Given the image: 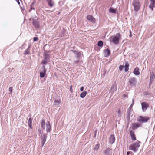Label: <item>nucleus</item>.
I'll use <instances>...</instances> for the list:
<instances>
[{
	"label": "nucleus",
	"instance_id": "1",
	"mask_svg": "<svg viewBox=\"0 0 155 155\" xmlns=\"http://www.w3.org/2000/svg\"><path fill=\"white\" fill-rule=\"evenodd\" d=\"M140 143V142L137 141V142H135L130 146L129 149L134 151V152H136L140 146L139 143Z\"/></svg>",
	"mask_w": 155,
	"mask_h": 155
},
{
	"label": "nucleus",
	"instance_id": "2",
	"mask_svg": "<svg viewBox=\"0 0 155 155\" xmlns=\"http://www.w3.org/2000/svg\"><path fill=\"white\" fill-rule=\"evenodd\" d=\"M44 59L41 62V64H46L50 61V54L48 53L47 51H45L43 54Z\"/></svg>",
	"mask_w": 155,
	"mask_h": 155
},
{
	"label": "nucleus",
	"instance_id": "3",
	"mask_svg": "<svg viewBox=\"0 0 155 155\" xmlns=\"http://www.w3.org/2000/svg\"><path fill=\"white\" fill-rule=\"evenodd\" d=\"M132 5L134 6V10L136 12L140 10L141 5L139 0H133Z\"/></svg>",
	"mask_w": 155,
	"mask_h": 155
},
{
	"label": "nucleus",
	"instance_id": "4",
	"mask_svg": "<svg viewBox=\"0 0 155 155\" xmlns=\"http://www.w3.org/2000/svg\"><path fill=\"white\" fill-rule=\"evenodd\" d=\"M120 38V34L119 33H118L116 34V36H114L113 38H112V37H110L109 39L111 41V40L112 38V41L114 44L116 45L119 43V40Z\"/></svg>",
	"mask_w": 155,
	"mask_h": 155
},
{
	"label": "nucleus",
	"instance_id": "5",
	"mask_svg": "<svg viewBox=\"0 0 155 155\" xmlns=\"http://www.w3.org/2000/svg\"><path fill=\"white\" fill-rule=\"evenodd\" d=\"M149 119V118L147 117H143L140 116L138 117L137 120L142 123H145L147 122Z\"/></svg>",
	"mask_w": 155,
	"mask_h": 155
},
{
	"label": "nucleus",
	"instance_id": "6",
	"mask_svg": "<svg viewBox=\"0 0 155 155\" xmlns=\"http://www.w3.org/2000/svg\"><path fill=\"white\" fill-rule=\"evenodd\" d=\"M128 82L129 83L130 86L131 87H133L136 86L137 81L135 78H129Z\"/></svg>",
	"mask_w": 155,
	"mask_h": 155
},
{
	"label": "nucleus",
	"instance_id": "7",
	"mask_svg": "<svg viewBox=\"0 0 155 155\" xmlns=\"http://www.w3.org/2000/svg\"><path fill=\"white\" fill-rule=\"evenodd\" d=\"M47 138L46 134H41V145L42 147L45 143Z\"/></svg>",
	"mask_w": 155,
	"mask_h": 155
},
{
	"label": "nucleus",
	"instance_id": "8",
	"mask_svg": "<svg viewBox=\"0 0 155 155\" xmlns=\"http://www.w3.org/2000/svg\"><path fill=\"white\" fill-rule=\"evenodd\" d=\"M36 18V19H33L32 24L35 28H38L40 27V24L39 22L36 20L38 18Z\"/></svg>",
	"mask_w": 155,
	"mask_h": 155
},
{
	"label": "nucleus",
	"instance_id": "9",
	"mask_svg": "<svg viewBox=\"0 0 155 155\" xmlns=\"http://www.w3.org/2000/svg\"><path fill=\"white\" fill-rule=\"evenodd\" d=\"M142 108L143 112L146 111L149 107L148 104L146 102H142L141 103Z\"/></svg>",
	"mask_w": 155,
	"mask_h": 155
},
{
	"label": "nucleus",
	"instance_id": "10",
	"mask_svg": "<svg viewBox=\"0 0 155 155\" xmlns=\"http://www.w3.org/2000/svg\"><path fill=\"white\" fill-rule=\"evenodd\" d=\"M87 19L88 21L91 23H95V18L91 15H87Z\"/></svg>",
	"mask_w": 155,
	"mask_h": 155
},
{
	"label": "nucleus",
	"instance_id": "11",
	"mask_svg": "<svg viewBox=\"0 0 155 155\" xmlns=\"http://www.w3.org/2000/svg\"><path fill=\"white\" fill-rule=\"evenodd\" d=\"M142 125L141 124H139L138 123H133L132 125V129L133 130H134L137 128L139 127H141Z\"/></svg>",
	"mask_w": 155,
	"mask_h": 155
},
{
	"label": "nucleus",
	"instance_id": "12",
	"mask_svg": "<svg viewBox=\"0 0 155 155\" xmlns=\"http://www.w3.org/2000/svg\"><path fill=\"white\" fill-rule=\"evenodd\" d=\"M46 131L47 132H50L51 131V128L50 122L48 121L46 123Z\"/></svg>",
	"mask_w": 155,
	"mask_h": 155
},
{
	"label": "nucleus",
	"instance_id": "13",
	"mask_svg": "<svg viewBox=\"0 0 155 155\" xmlns=\"http://www.w3.org/2000/svg\"><path fill=\"white\" fill-rule=\"evenodd\" d=\"M111 149L108 148L104 151V154L105 155H112Z\"/></svg>",
	"mask_w": 155,
	"mask_h": 155
},
{
	"label": "nucleus",
	"instance_id": "14",
	"mask_svg": "<svg viewBox=\"0 0 155 155\" xmlns=\"http://www.w3.org/2000/svg\"><path fill=\"white\" fill-rule=\"evenodd\" d=\"M115 141V138L114 136L113 135H111L110 138V143L111 144H112L114 143Z\"/></svg>",
	"mask_w": 155,
	"mask_h": 155
},
{
	"label": "nucleus",
	"instance_id": "15",
	"mask_svg": "<svg viewBox=\"0 0 155 155\" xmlns=\"http://www.w3.org/2000/svg\"><path fill=\"white\" fill-rule=\"evenodd\" d=\"M104 56L105 57H108L109 56L110 54V50L108 49L107 48L105 50H104Z\"/></svg>",
	"mask_w": 155,
	"mask_h": 155
},
{
	"label": "nucleus",
	"instance_id": "16",
	"mask_svg": "<svg viewBox=\"0 0 155 155\" xmlns=\"http://www.w3.org/2000/svg\"><path fill=\"white\" fill-rule=\"evenodd\" d=\"M130 133L131 139L134 140H136V139L134 133L132 130H131L130 131Z\"/></svg>",
	"mask_w": 155,
	"mask_h": 155
},
{
	"label": "nucleus",
	"instance_id": "17",
	"mask_svg": "<svg viewBox=\"0 0 155 155\" xmlns=\"http://www.w3.org/2000/svg\"><path fill=\"white\" fill-rule=\"evenodd\" d=\"M133 73L135 75H138L140 74L139 69L137 67H136L134 69Z\"/></svg>",
	"mask_w": 155,
	"mask_h": 155
},
{
	"label": "nucleus",
	"instance_id": "18",
	"mask_svg": "<svg viewBox=\"0 0 155 155\" xmlns=\"http://www.w3.org/2000/svg\"><path fill=\"white\" fill-rule=\"evenodd\" d=\"M125 64L124 66V67H125L124 70L126 72H127L128 70V69H129L128 67L129 66V64L128 62L127 61H126L125 62Z\"/></svg>",
	"mask_w": 155,
	"mask_h": 155
},
{
	"label": "nucleus",
	"instance_id": "19",
	"mask_svg": "<svg viewBox=\"0 0 155 155\" xmlns=\"http://www.w3.org/2000/svg\"><path fill=\"white\" fill-rule=\"evenodd\" d=\"M32 119L31 118H30L28 120V126L31 129H32Z\"/></svg>",
	"mask_w": 155,
	"mask_h": 155
},
{
	"label": "nucleus",
	"instance_id": "20",
	"mask_svg": "<svg viewBox=\"0 0 155 155\" xmlns=\"http://www.w3.org/2000/svg\"><path fill=\"white\" fill-rule=\"evenodd\" d=\"M155 3L151 2L149 6V8L152 11L153 10V9L155 7Z\"/></svg>",
	"mask_w": 155,
	"mask_h": 155
},
{
	"label": "nucleus",
	"instance_id": "21",
	"mask_svg": "<svg viewBox=\"0 0 155 155\" xmlns=\"http://www.w3.org/2000/svg\"><path fill=\"white\" fill-rule=\"evenodd\" d=\"M48 4L49 6L50 7H52L54 5V3L52 0L47 1Z\"/></svg>",
	"mask_w": 155,
	"mask_h": 155
},
{
	"label": "nucleus",
	"instance_id": "22",
	"mask_svg": "<svg viewBox=\"0 0 155 155\" xmlns=\"http://www.w3.org/2000/svg\"><path fill=\"white\" fill-rule=\"evenodd\" d=\"M45 122L44 119H42L41 120V127L43 129H45Z\"/></svg>",
	"mask_w": 155,
	"mask_h": 155
},
{
	"label": "nucleus",
	"instance_id": "23",
	"mask_svg": "<svg viewBox=\"0 0 155 155\" xmlns=\"http://www.w3.org/2000/svg\"><path fill=\"white\" fill-rule=\"evenodd\" d=\"M87 94V91H84L82 92L80 95V97L81 98H84Z\"/></svg>",
	"mask_w": 155,
	"mask_h": 155
},
{
	"label": "nucleus",
	"instance_id": "24",
	"mask_svg": "<svg viewBox=\"0 0 155 155\" xmlns=\"http://www.w3.org/2000/svg\"><path fill=\"white\" fill-rule=\"evenodd\" d=\"M46 71H45V72H40V77L41 78H42L45 77V74H46Z\"/></svg>",
	"mask_w": 155,
	"mask_h": 155
},
{
	"label": "nucleus",
	"instance_id": "25",
	"mask_svg": "<svg viewBox=\"0 0 155 155\" xmlns=\"http://www.w3.org/2000/svg\"><path fill=\"white\" fill-rule=\"evenodd\" d=\"M30 46L29 45L28 46L27 49H26V50L25 51V53L24 54L25 55H26L27 54H29V52L28 51L30 50Z\"/></svg>",
	"mask_w": 155,
	"mask_h": 155
},
{
	"label": "nucleus",
	"instance_id": "26",
	"mask_svg": "<svg viewBox=\"0 0 155 155\" xmlns=\"http://www.w3.org/2000/svg\"><path fill=\"white\" fill-rule=\"evenodd\" d=\"M75 56L77 59L79 58L81 56V53L80 52H78L75 53Z\"/></svg>",
	"mask_w": 155,
	"mask_h": 155
},
{
	"label": "nucleus",
	"instance_id": "27",
	"mask_svg": "<svg viewBox=\"0 0 155 155\" xmlns=\"http://www.w3.org/2000/svg\"><path fill=\"white\" fill-rule=\"evenodd\" d=\"M155 78V75L152 73V74H150V81H153V79Z\"/></svg>",
	"mask_w": 155,
	"mask_h": 155
},
{
	"label": "nucleus",
	"instance_id": "28",
	"mask_svg": "<svg viewBox=\"0 0 155 155\" xmlns=\"http://www.w3.org/2000/svg\"><path fill=\"white\" fill-rule=\"evenodd\" d=\"M116 87L114 84L113 85L111 88L110 91L111 92H114L116 90Z\"/></svg>",
	"mask_w": 155,
	"mask_h": 155
},
{
	"label": "nucleus",
	"instance_id": "29",
	"mask_svg": "<svg viewBox=\"0 0 155 155\" xmlns=\"http://www.w3.org/2000/svg\"><path fill=\"white\" fill-rule=\"evenodd\" d=\"M100 146V145L99 144H96L95 146V147L94 148V151L97 150L99 149Z\"/></svg>",
	"mask_w": 155,
	"mask_h": 155
},
{
	"label": "nucleus",
	"instance_id": "30",
	"mask_svg": "<svg viewBox=\"0 0 155 155\" xmlns=\"http://www.w3.org/2000/svg\"><path fill=\"white\" fill-rule=\"evenodd\" d=\"M61 101L60 100H55L54 101V105L56 106H58L60 103Z\"/></svg>",
	"mask_w": 155,
	"mask_h": 155
},
{
	"label": "nucleus",
	"instance_id": "31",
	"mask_svg": "<svg viewBox=\"0 0 155 155\" xmlns=\"http://www.w3.org/2000/svg\"><path fill=\"white\" fill-rule=\"evenodd\" d=\"M103 42L102 41L100 40L98 41L97 45L98 46L102 47L103 46Z\"/></svg>",
	"mask_w": 155,
	"mask_h": 155
},
{
	"label": "nucleus",
	"instance_id": "32",
	"mask_svg": "<svg viewBox=\"0 0 155 155\" xmlns=\"http://www.w3.org/2000/svg\"><path fill=\"white\" fill-rule=\"evenodd\" d=\"M82 61L81 60H78L77 61H75L74 62V64L78 65L79 64H80L82 62Z\"/></svg>",
	"mask_w": 155,
	"mask_h": 155
},
{
	"label": "nucleus",
	"instance_id": "33",
	"mask_svg": "<svg viewBox=\"0 0 155 155\" xmlns=\"http://www.w3.org/2000/svg\"><path fill=\"white\" fill-rule=\"evenodd\" d=\"M109 11L110 12L112 13H116V11L115 9L110 8L109 9Z\"/></svg>",
	"mask_w": 155,
	"mask_h": 155
},
{
	"label": "nucleus",
	"instance_id": "34",
	"mask_svg": "<svg viewBox=\"0 0 155 155\" xmlns=\"http://www.w3.org/2000/svg\"><path fill=\"white\" fill-rule=\"evenodd\" d=\"M124 68V66L120 65L119 67V69L120 71H121Z\"/></svg>",
	"mask_w": 155,
	"mask_h": 155
},
{
	"label": "nucleus",
	"instance_id": "35",
	"mask_svg": "<svg viewBox=\"0 0 155 155\" xmlns=\"http://www.w3.org/2000/svg\"><path fill=\"white\" fill-rule=\"evenodd\" d=\"M42 69L43 70V72H45V71H46V70L45 69V65H43L42 67Z\"/></svg>",
	"mask_w": 155,
	"mask_h": 155
},
{
	"label": "nucleus",
	"instance_id": "36",
	"mask_svg": "<svg viewBox=\"0 0 155 155\" xmlns=\"http://www.w3.org/2000/svg\"><path fill=\"white\" fill-rule=\"evenodd\" d=\"M131 111V110L130 109H129L127 111V113L128 114V116L130 117V113Z\"/></svg>",
	"mask_w": 155,
	"mask_h": 155
},
{
	"label": "nucleus",
	"instance_id": "37",
	"mask_svg": "<svg viewBox=\"0 0 155 155\" xmlns=\"http://www.w3.org/2000/svg\"><path fill=\"white\" fill-rule=\"evenodd\" d=\"M38 39V38L37 37H35L33 38V40L35 41H37Z\"/></svg>",
	"mask_w": 155,
	"mask_h": 155
},
{
	"label": "nucleus",
	"instance_id": "38",
	"mask_svg": "<svg viewBox=\"0 0 155 155\" xmlns=\"http://www.w3.org/2000/svg\"><path fill=\"white\" fill-rule=\"evenodd\" d=\"M12 87H10L9 88V91L10 92V93H12Z\"/></svg>",
	"mask_w": 155,
	"mask_h": 155
},
{
	"label": "nucleus",
	"instance_id": "39",
	"mask_svg": "<svg viewBox=\"0 0 155 155\" xmlns=\"http://www.w3.org/2000/svg\"><path fill=\"white\" fill-rule=\"evenodd\" d=\"M71 51H72L73 53H74L75 54L76 53H77V52H78V51L76 50H72Z\"/></svg>",
	"mask_w": 155,
	"mask_h": 155
},
{
	"label": "nucleus",
	"instance_id": "40",
	"mask_svg": "<svg viewBox=\"0 0 155 155\" xmlns=\"http://www.w3.org/2000/svg\"><path fill=\"white\" fill-rule=\"evenodd\" d=\"M72 86H71L70 87V91L71 93H72V92H73V90H72Z\"/></svg>",
	"mask_w": 155,
	"mask_h": 155
},
{
	"label": "nucleus",
	"instance_id": "41",
	"mask_svg": "<svg viewBox=\"0 0 155 155\" xmlns=\"http://www.w3.org/2000/svg\"><path fill=\"white\" fill-rule=\"evenodd\" d=\"M31 8L29 10V11H30L31 10H35V8L33 7V6H30Z\"/></svg>",
	"mask_w": 155,
	"mask_h": 155
},
{
	"label": "nucleus",
	"instance_id": "42",
	"mask_svg": "<svg viewBox=\"0 0 155 155\" xmlns=\"http://www.w3.org/2000/svg\"><path fill=\"white\" fill-rule=\"evenodd\" d=\"M153 81H150V82H149V87H150Z\"/></svg>",
	"mask_w": 155,
	"mask_h": 155
},
{
	"label": "nucleus",
	"instance_id": "43",
	"mask_svg": "<svg viewBox=\"0 0 155 155\" xmlns=\"http://www.w3.org/2000/svg\"><path fill=\"white\" fill-rule=\"evenodd\" d=\"M84 90V87H82L81 88H80V91H82Z\"/></svg>",
	"mask_w": 155,
	"mask_h": 155
},
{
	"label": "nucleus",
	"instance_id": "44",
	"mask_svg": "<svg viewBox=\"0 0 155 155\" xmlns=\"http://www.w3.org/2000/svg\"><path fill=\"white\" fill-rule=\"evenodd\" d=\"M133 105H132V104H131L130 105V107H129V109H130L131 110V109L132 108V106H133Z\"/></svg>",
	"mask_w": 155,
	"mask_h": 155
},
{
	"label": "nucleus",
	"instance_id": "45",
	"mask_svg": "<svg viewBox=\"0 0 155 155\" xmlns=\"http://www.w3.org/2000/svg\"><path fill=\"white\" fill-rule=\"evenodd\" d=\"M131 153L130 151H127V155H129Z\"/></svg>",
	"mask_w": 155,
	"mask_h": 155
},
{
	"label": "nucleus",
	"instance_id": "46",
	"mask_svg": "<svg viewBox=\"0 0 155 155\" xmlns=\"http://www.w3.org/2000/svg\"><path fill=\"white\" fill-rule=\"evenodd\" d=\"M34 4H35V2H32V3L31 4V5L30 6H33V5H34Z\"/></svg>",
	"mask_w": 155,
	"mask_h": 155
},
{
	"label": "nucleus",
	"instance_id": "47",
	"mask_svg": "<svg viewBox=\"0 0 155 155\" xmlns=\"http://www.w3.org/2000/svg\"><path fill=\"white\" fill-rule=\"evenodd\" d=\"M38 132L39 133V134H41V130L39 129L38 130Z\"/></svg>",
	"mask_w": 155,
	"mask_h": 155
},
{
	"label": "nucleus",
	"instance_id": "48",
	"mask_svg": "<svg viewBox=\"0 0 155 155\" xmlns=\"http://www.w3.org/2000/svg\"><path fill=\"white\" fill-rule=\"evenodd\" d=\"M150 2L155 3V0H150Z\"/></svg>",
	"mask_w": 155,
	"mask_h": 155
},
{
	"label": "nucleus",
	"instance_id": "49",
	"mask_svg": "<svg viewBox=\"0 0 155 155\" xmlns=\"http://www.w3.org/2000/svg\"><path fill=\"white\" fill-rule=\"evenodd\" d=\"M21 9L22 10H25V8H22L21 7Z\"/></svg>",
	"mask_w": 155,
	"mask_h": 155
},
{
	"label": "nucleus",
	"instance_id": "50",
	"mask_svg": "<svg viewBox=\"0 0 155 155\" xmlns=\"http://www.w3.org/2000/svg\"><path fill=\"white\" fill-rule=\"evenodd\" d=\"M134 102L133 99H132V105H134Z\"/></svg>",
	"mask_w": 155,
	"mask_h": 155
},
{
	"label": "nucleus",
	"instance_id": "51",
	"mask_svg": "<svg viewBox=\"0 0 155 155\" xmlns=\"http://www.w3.org/2000/svg\"><path fill=\"white\" fill-rule=\"evenodd\" d=\"M120 110H119L118 111V113L119 114V113H120Z\"/></svg>",
	"mask_w": 155,
	"mask_h": 155
},
{
	"label": "nucleus",
	"instance_id": "52",
	"mask_svg": "<svg viewBox=\"0 0 155 155\" xmlns=\"http://www.w3.org/2000/svg\"><path fill=\"white\" fill-rule=\"evenodd\" d=\"M130 37H131L132 36V34H131V32H130Z\"/></svg>",
	"mask_w": 155,
	"mask_h": 155
},
{
	"label": "nucleus",
	"instance_id": "53",
	"mask_svg": "<svg viewBox=\"0 0 155 155\" xmlns=\"http://www.w3.org/2000/svg\"><path fill=\"white\" fill-rule=\"evenodd\" d=\"M97 131V130H96L94 131L95 134H96Z\"/></svg>",
	"mask_w": 155,
	"mask_h": 155
},
{
	"label": "nucleus",
	"instance_id": "54",
	"mask_svg": "<svg viewBox=\"0 0 155 155\" xmlns=\"http://www.w3.org/2000/svg\"><path fill=\"white\" fill-rule=\"evenodd\" d=\"M96 136V134H95V135H94V137H95Z\"/></svg>",
	"mask_w": 155,
	"mask_h": 155
},
{
	"label": "nucleus",
	"instance_id": "55",
	"mask_svg": "<svg viewBox=\"0 0 155 155\" xmlns=\"http://www.w3.org/2000/svg\"><path fill=\"white\" fill-rule=\"evenodd\" d=\"M47 45V44L45 45H44V47H45Z\"/></svg>",
	"mask_w": 155,
	"mask_h": 155
}]
</instances>
